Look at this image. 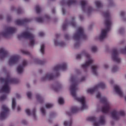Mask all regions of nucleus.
<instances>
[{
    "label": "nucleus",
    "mask_w": 126,
    "mask_h": 126,
    "mask_svg": "<svg viewBox=\"0 0 126 126\" xmlns=\"http://www.w3.org/2000/svg\"><path fill=\"white\" fill-rule=\"evenodd\" d=\"M71 81L72 84L70 86V91L71 95L74 98L75 100L80 102L82 104V107L81 109H79L76 106H73L71 108V112H67V115L70 116L72 114L77 113L78 111H83V110H86L87 109V105L85 103V97L82 96L81 97H78L76 96V90H77V83L79 82L78 79L76 77H71Z\"/></svg>",
    "instance_id": "f257e3e1"
},
{
    "label": "nucleus",
    "mask_w": 126,
    "mask_h": 126,
    "mask_svg": "<svg viewBox=\"0 0 126 126\" xmlns=\"http://www.w3.org/2000/svg\"><path fill=\"white\" fill-rule=\"evenodd\" d=\"M0 82L4 83V85L0 90V92H4V93H9L10 90L9 89V83H14L16 84L19 82V80L16 78H11L10 75H7V77L5 78H0Z\"/></svg>",
    "instance_id": "f03ea898"
},
{
    "label": "nucleus",
    "mask_w": 126,
    "mask_h": 126,
    "mask_svg": "<svg viewBox=\"0 0 126 126\" xmlns=\"http://www.w3.org/2000/svg\"><path fill=\"white\" fill-rule=\"evenodd\" d=\"M96 97L97 99H100V102L104 104V106L101 108L102 112L104 114H108L111 110V106L110 105V102L107 100V98L105 97H101L100 93L97 94Z\"/></svg>",
    "instance_id": "7ed1b4c3"
},
{
    "label": "nucleus",
    "mask_w": 126,
    "mask_h": 126,
    "mask_svg": "<svg viewBox=\"0 0 126 126\" xmlns=\"http://www.w3.org/2000/svg\"><path fill=\"white\" fill-rule=\"evenodd\" d=\"M17 38L19 40H21V39H28L30 40V45L31 46H34L35 44V36L31 33V32H22L21 34L18 35Z\"/></svg>",
    "instance_id": "20e7f679"
},
{
    "label": "nucleus",
    "mask_w": 126,
    "mask_h": 126,
    "mask_svg": "<svg viewBox=\"0 0 126 126\" xmlns=\"http://www.w3.org/2000/svg\"><path fill=\"white\" fill-rule=\"evenodd\" d=\"M85 56L87 59H88V61L86 62L85 64H82V67L83 68V69H86L90 65V64H92L93 63V60L91 59V57H90V55L86 52H83L81 54H78L76 56V59L77 60H78L79 59H81L82 56Z\"/></svg>",
    "instance_id": "39448f33"
},
{
    "label": "nucleus",
    "mask_w": 126,
    "mask_h": 126,
    "mask_svg": "<svg viewBox=\"0 0 126 126\" xmlns=\"http://www.w3.org/2000/svg\"><path fill=\"white\" fill-rule=\"evenodd\" d=\"M73 39L75 41H76L74 47L75 48H77V47H79L80 45L79 41L81 40H87V35L85 34L84 32H77L74 34Z\"/></svg>",
    "instance_id": "423d86ee"
},
{
    "label": "nucleus",
    "mask_w": 126,
    "mask_h": 126,
    "mask_svg": "<svg viewBox=\"0 0 126 126\" xmlns=\"http://www.w3.org/2000/svg\"><path fill=\"white\" fill-rule=\"evenodd\" d=\"M103 16L106 18L105 24L106 27L105 29L102 30L101 32H109L111 30V25H112V21L110 18V13L109 11H107L103 13Z\"/></svg>",
    "instance_id": "0eeeda50"
},
{
    "label": "nucleus",
    "mask_w": 126,
    "mask_h": 126,
    "mask_svg": "<svg viewBox=\"0 0 126 126\" xmlns=\"http://www.w3.org/2000/svg\"><path fill=\"white\" fill-rule=\"evenodd\" d=\"M87 121L89 122H93L94 123V126H104L105 125V116H101L99 117V123L96 122L97 121V119L95 117H90L87 119Z\"/></svg>",
    "instance_id": "6e6552de"
},
{
    "label": "nucleus",
    "mask_w": 126,
    "mask_h": 126,
    "mask_svg": "<svg viewBox=\"0 0 126 126\" xmlns=\"http://www.w3.org/2000/svg\"><path fill=\"white\" fill-rule=\"evenodd\" d=\"M111 117L112 119H113V120H115V121H118V120L120 119V116L124 117V116L126 115V113H125V111L123 110L117 111V110H114L111 112Z\"/></svg>",
    "instance_id": "1a4fd4ad"
},
{
    "label": "nucleus",
    "mask_w": 126,
    "mask_h": 126,
    "mask_svg": "<svg viewBox=\"0 0 126 126\" xmlns=\"http://www.w3.org/2000/svg\"><path fill=\"white\" fill-rule=\"evenodd\" d=\"M1 109L2 111L0 114V120L2 121V120H5L7 118V116L9 113V109L5 105L2 106Z\"/></svg>",
    "instance_id": "9d476101"
},
{
    "label": "nucleus",
    "mask_w": 126,
    "mask_h": 126,
    "mask_svg": "<svg viewBox=\"0 0 126 126\" xmlns=\"http://www.w3.org/2000/svg\"><path fill=\"white\" fill-rule=\"evenodd\" d=\"M99 88H101V89H104L106 88V85L103 82H100L96 86H95L93 89H90L87 90V93H90V94H93L94 92L97 91Z\"/></svg>",
    "instance_id": "9b49d317"
},
{
    "label": "nucleus",
    "mask_w": 126,
    "mask_h": 126,
    "mask_svg": "<svg viewBox=\"0 0 126 126\" xmlns=\"http://www.w3.org/2000/svg\"><path fill=\"white\" fill-rule=\"evenodd\" d=\"M112 60L117 63H121V58L119 57V51L117 49H114L112 51Z\"/></svg>",
    "instance_id": "f8f14e48"
},
{
    "label": "nucleus",
    "mask_w": 126,
    "mask_h": 126,
    "mask_svg": "<svg viewBox=\"0 0 126 126\" xmlns=\"http://www.w3.org/2000/svg\"><path fill=\"white\" fill-rule=\"evenodd\" d=\"M75 18L74 17H72V20L70 22H67V21H65L66 23L63 24L62 26V28L63 30H65L67 28L68 25H70L72 27H76V23H75Z\"/></svg>",
    "instance_id": "ddd939ff"
},
{
    "label": "nucleus",
    "mask_w": 126,
    "mask_h": 126,
    "mask_svg": "<svg viewBox=\"0 0 126 126\" xmlns=\"http://www.w3.org/2000/svg\"><path fill=\"white\" fill-rule=\"evenodd\" d=\"M19 59L20 57L18 55H13L11 56L9 60V65L17 63H18V61H19Z\"/></svg>",
    "instance_id": "4468645a"
},
{
    "label": "nucleus",
    "mask_w": 126,
    "mask_h": 126,
    "mask_svg": "<svg viewBox=\"0 0 126 126\" xmlns=\"http://www.w3.org/2000/svg\"><path fill=\"white\" fill-rule=\"evenodd\" d=\"M67 68V66L66 63H63L61 64H59L55 66L54 68V70L55 71H58V70H60L61 69L62 70H66Z\"/></svg>",
    "instance_id": "2eb2a0df"
},
{
    "label": "nucleus",
    "mask_w": 126,
    "mask_h": 126,
    "mask_svg": "<svg viewBox=\"0 0 126 126\" xmlns=\"http://www.w3.org/2000/svg\"><path fill=\"white\" fill-rule=\"evenodd\" d=\"M27 65V61H26V60H24L23 61L22 64L20 65L17 68V71L18 73H19V74L22 73V72H23V69H24V67Z\"/></svg>",
    "instance_id": "dca6fc26"
},
{
    "label": "nucleus",
    "mask_w": 126,
    "mask_h": 126,
    "mask_svg": "<svg viewBox=\"0 0 126 126\" xmlns=\"http://www.w3.org/2000/svg\"><path fill=\"white\" fill-rule=\"evenodd\" d=\"M31 19H24L23 20H16L15 21V23L17 25H24L28 22H31Z\"/></svg>",
    "instance_id": "f3484780"
},
{
    "label": "nucleus",
    "mask_w": 126,
    "mask_h": 126,
    "mask_svg": "<svg viewBox=\"0 0 126 126\" xmlns=\"http://www.w3.org/2000/svg\"><path fill=\"white\" fill-rule=\"evenodd\" d=\"M7 56H8V52L3 48H0V60L4 59Z\"/></svg>",
    "instance_id": "a211bd4d"
},
{
    "label": "nucleus",
    "mask_w": 126,
    "mask_h": 126,
    "mask_svg": "<svg viewBox=\"0 0 126 126\" xmlns=\"http://www.w3.org/2000/svg\"><path fill=\"white\" fill-rule=\"evenodd\" d=\"M55 78V76L52 73H48L42 78V80H53Z\"/></svg>",
    "instance_id": "6ab92c4d"
},
{
    "label": "nucleus",
    "mask_w": 126,
    "mask_h": 126,
    "mask_svg": "<svg viewBox=\"0 0 126 126\" xmlns=\"http://www.w3.org/2000/svg\"><path fill=\"white\" fill-rule=\"evenodd\" d=\"M25 112L28 116H30L32 114V117H33V119H36V109L34 108L32 110V113L30 112V109H26Z\"/></svg>",
    "instance_id": "aec40b11"
},
{
    "label": "nucleus",
    "mask_w": 126,
    "mask_h": 126,
    "mask_svg": "<svg viewBox=\"0 0 126 126\" xmlns=\"http://www.w3.org/2000/svg\"><path fill=\"white\" fill-rule=\"evenodd\" d=\"M114 90L117 94H118L120 97H123V92H122V90H121V88L119 86L115 85L114 86Z\"/></svg>",
    "instance_id": "412c9836"
},
{
    "label": "nucleus",
    "mask_w": 126,
    "mask_h": 126,
    "mask_svg": "<svg viewBox=\"0 0 126 126\" xmlns=\"http://www.w3.org/2000/svg\"><path fill=\"white\" fill-rule=\"evenodd\" d=\"M3 32H16V29L14 27H5Z\"/></svg>",
    "instance_id": "4be33fe9"
},
{
    "label": "nucleus",
    "mask_w": 126,
    "mask_h": 126,
    "mask_svg": "<svg viewBox=\"0 0 126 126\" xmlns=\"http://www.w3.org/2000/svg\"><path fill=\"white\" fill-rule=\"evenodd\" d=\"M107 32H102L96 39L99 41H103L107 37Z\"/></svg>",
    "instance_id": "5701e85b"
},
{
    "label": "nucleus",
    "mask_w": 126,
    "mask_h": 126,
    "mask_svg": "<svg viewBox=\"0 0 126 126\" xmlns=\"http://www.w3.org/2000/svg\"><path fill=\"white\" fill-rule=\"evenodd\" d=\"M80 3L83 11H85V7L87 6L88 2L86 0H82L80 1Z\"/></svg>",
    "instance_id": "b1692460"
},
{
    "label": "nucleus",
    "mask_w": 126,
    "mask_h": 126,
    "mask_svg": "<svg viewBox=\"0 0 126 126\" xmlns=\"http://www.w3.org/2000/svg\"><path fill=\"white\" fill-rule=\"evenodd\" d=\"M14 33V32H1V34L4 38H9L11 35H12Z\"/></svg>",
    "instance_id": "393cba45"
},
{
    "label": "nucleus",
    "mask_w": 126,
    "mask_h": 126,
    "mask_svg": "<svg viewBox=\"0 0 126 126\" xmlns=\"http://www.w3.org/2000/svg\"><path fill=\"white\" fill-rule=\"evenodd\" d=\"M54 44L55 46H60V47H64L65 44L64 42L62 41V42H59L57 39H55L54 40Z\"/></svg>",
    "instance_id": "a878e982"
},
{
    "label": "nucleus",
    "mask_w": 126,
    "mask_h": 126,
    "mask_svg": "<svg viewBox=\"0 0 126 126\" xmlns=\"http://www.w3.org/2000/svg\"><path fill=\"white\" fill-rule=\"evenodd\" d=\"M97 68H98V66L97 65H93L92 66V70L93 73H94V75H98V73H97Z\"/></svg>",
    "instance_id": "bb28decb"
},
{
    "label": "nucleus",
    "mask_w": 126,
    "mask_h": 126,
    "mask_svg": "<svg viewBox=\"0 0 126 126\" xmlns=\"http://www.w3.org/2000/svg\"><path fill=\"white\" fill-rule=\"evenodd\" d=\"M77 3V1L76 0H68L67 1V5L69 6V5H72V4H76Z\"/></svg>",
    "instance_id": "cd10ccee"
},
{
    "label": "nucleus",
    "mask_w": 126,
    "mask_h": 126,
    "mask_svg": "<svg viewBox=\"0 0 126 126\" xmlns=\"http://www.w3.org/2000/svg\"><path fill=\"white\" fill-rule=\"evenodd\" d=\"M36 99L39 103H43L44 102V99L39 94H36Z\"/></svg>",
    "instance_id": "c85d7f7f"
},
{
    "label": "nucleus",
    "mask_w": 126,
    "mask_h": 126,
    "mask_svg": "<svg viewBox=\"0 0 126 126\" xmlns=\"http://www.w3.org/2000/svg\"><path fill=\"white\" fill-rule=\"evenodd\" d=\"M95 4L97 8H100L103 6V4L101 1L97 0L95 1Z\"/></svg>",
    "instance_id": "c756f323"
},
{
    "label": "nucleus",
    "mask_w": 126,
    "mask_h": 126,
    "mask_svg": "<svg viewBox=\"0 0 126 126\" xmlns=\"http://www.w3.org/2000/svg\"><path fill=\"white\" fill-rule=\"evenodd\" d=\"M35 11L37 14H38L39 13H40V12H41V11H42V9L41 8V7L39 6V5H37L35 6Z\"/></svg>",
    "instance_id": "7c9ffc66"
},
{
    "label": "nucleus",
    "mask_w": 126,
    "mask_h": 126,
    "mask_svg": "<svg viewBox=\"0 0 126 126\" xmlns=\"http://www.w3.org/2000/svg\"><path fill=\"white\" fill-rule=\"evenodd\" d=\"M72 125V120H70L69 122L64 121V126H71Z\"/></svg>",
    "instance_id": "2f4dec72"
},
{
    "label": "nucleus",
    "mask_w": 126,
    "mask_h": 126,
    "mask_svg": "<svg viewBox=\"0 0 126 126\" xmlns=\"http://www.w3.org/2000/svg\"><path fill=\"white\" fill-rule=\"evenodd\" d=\"M16 106V102H15V99L14 98H12V109L14 110L15 109V106Z\"/></svg>",
    "instance_id": "473e14b6"
},
{
    "label": "nucleus",
    "mask_w": 126,
    "mask_h": 126,
    "mask_svg": "<svg viewBox=\"0 0 126 126\" xmlns=\"http://www.w3.org/2000/svg\"><path fill=\"white\" fill-rule=\"evenodd\" d=\"M58 103L60 105H63L64 103V100L63 97H59L58 99Z\"/></svg>",
    "instance_id": "72a5a7b5"
},
{
    "label": "nucleus",
    "mask_w": 126,
    "mask_h": 126,
    "mask_svg": "<svg viewBox=\"0 0 126 126\" xmlns=\"http://www.w3.org/2000/svg\"><path fill=\"white\" fill-rule=\"evenodd\" d=\"M40 52L42 54H44V53H45V45L44 44H42L41 45Z\"/></svg>",
    "instance_id": "f704fd0d"
},
{
    "label": "nucleus",
    "mask_w": 126,
    "mask_h": 126,
    "mask_svg": "<svg viewBox=\"0 0 126 126\" xmlns=\"http://www.w3.org/2000/svg\"><path fill=\"white\" fill-rule=\"evenodd\" d=\"M35 62L38 64H44L45 63V61L39 60V59H36Z\"/></svg>",
    "instance_id": "c9c22d12"
},
{
    "label": "nucleus",
    "mask_w": 126,
    "mask_h": 126,
    "mask_svg": "<svg viewBox=\"0 0 126 126\" xmlns=\"http://www.w3.org/2000/svg\"><path fill=\"white\" fill-rule=\"evenodd\" d=\"M119 70V67L117 66H114L112 68V72H116Z\"/></svg>",
    "instance_id": "e433bc0d"
},
{
    "label": "nucleus",
    "mask_w": 126,
    "mask_h": 126,
    "mask_svg": "<svg viewBox=\"0 0 126 126\" xmlns=\"http://www.w3.org/2000/svg\"><path fill=\"white\" fill-rule=\"evenodd\" d=\"M36 20L37 22H39L40 23H42L44 21V19L41 17L37 18Z\"/></svg>",
    "instance_id": "4c0bfd02"
},
{
    "label": "nucleus",
    "mask_w": 126,
    "mask_h": 126,
    "mask_svg": "<svg viewBox=\"0 0 126 126\" xmlns=\"http://www.w3.org/2000/svg\"><path fill=\"white\" fill-rule=\"evenodd\" d=\"M54 105L52 103H47L45 105V107L47 109H50V108H52Z\"/></svg>",
    "instance_id": "58836bf2"
},
{
    "label": "nucleus",
    "mask_w": 126,
    "mask_h": 126,
    "mask_svg": "<svg viewBox=\"0 0 126 126\" xmlns=\"http://www.w3.org/2000/svg\"><path fill=\"white\" fill-rule=\"evenodd\" d=\"M6 99V95L5 94H3V95H1L0 96V101H4V100H5Z\"/></svg>",
    "instance_id": "ea45409f"
},
{
    "label": "nucleus",
    "mask_w": 126,
    "mask_h": 126,
    "mask_svg": "<svg viewBox=\"0 0 126 126\" xmlns=\"http://www.w3.org/2000/svg\"><path fill=\"white\" fill-rule=\"evenodd\" d=\"M92 52H93V53H95V52H97V47L93 46L92 47Z\"/></svg>",
    "instance_id": "a19ab883"
},
{
    "label": "nucleus",
    "mask_w": 126,
    "mask_h": 126,
    "mask_svg": "<svg viewBox=\"0 0 126 126\" xmlns=\"http://www.w3.org/2000/svg\"><path fill=\"white\" fill-rule=\"evenodd\" d=\"M22 53L23 54V55H30V53L27 51L22 50Z\"/></svg>",
    "instance_id": "79ce46f5"
},
{
    "label": "nucleus",
    "mask_w": 126,
    "mask_h": 126,
    "mask_svg": "<svg viewBox=\"0 0 126 126\" xmlns=\"http://www.w3.org/2000/svg\"><path fill=\"white\" fill-rule=\"evenodd\" d=\"M41 112L42 114V115H45L46 114V111L45 110V108H44V107H42L40 109Z\"/></svg>",
    "instance_id": "37998d69"
},
{
    "label": "nucleus",
    "mask_w": 126,
    "mask_h": 126,
    "mask_svg": "<svg viewBox=\"0 0 126 126\" xmlns=\"http://www.w3.org/2000/svg\"><path fill=\"white\" fill-rule=\"evenodd\" d=\"M61 88V85L58 86L57 87L54 88V91H55L56 92H58L59 90H60Z\"/></svg>",
    "instance_id": "c03bdc74"
},
{
    "label": "nucleus",
    "mask_w": 126,
    "mask_h": 126,
    "mask_svg": "<svg viewBox=\"0 0 126 126\" xmlns=\"http://www.w3.org/2000/svg\"><path fill=\"white\" fill-rule=\"evenodd\" d=\"M27 95L28 96V98H29V99H31L32 94H31V92H29L27 93Z\"/></svg>",
    "instance_id": "a18cd8bd"
},
{
    "label": "nucleus",
    "mask_w": 126,
    "mask_h": 126,
    "mask_svg": "<svg viewBox=\"0 0 126 126\" xmlns=\"http://www.w3.org/2000/svg\"><path fill=\"white\" fill-rule=\"evenodd\" d=\"M77 32H84V29L82 27H79Z\"/></svg>",
    "instance_id": "49530a36"
},
{
    "label": "nucleus",
    "mask_w": 126,
    "mask_h": 126,
    "mask_svg": "<svg viewBox=\"0 0 126 126\" xmlns=\"http://www.w3.org/2000/svg\"><path fill=\"white\" fill-rule=\"evenodd\" d=\"M17 12L18 14H20V13H22L23 12V10L21 8H19L17 10Z\"/></svg>",
    "instance_id": "de8ad7c7"
},
{
    "label": "nucleus",
    "mask_w": 126,
    "mask_h": 126,
    "mask_svg": "<svg viewBox=\"0 0 126 126\" xmlns=\"http://www.w3.org/2000/svg\"><path fill=\"white\" fill-rule=\"evenodd\" d=\"M92 11H93V8L91 6H88V12H92Z\"/></svg>",
    "instance_id": "09e8293b"
},
{
    "label": "nucleus",
    "mask_w": 126,
    "mask_h": 126,
    "mask_svg": "<svg viewBox=\"0 0 126 126\" xmlns=\"http://www.w3.org/2000/svg\"><path fill=\"white\" fill-rule=\"evenodd\" d=\"M7 21L8 22H9L11 21V17L10 16H9L7 17Z\"/></svg>",
    "instance_id": "8fccbe9b"
},
{
    "label": "nucleus",
    "mask_w": 126,
    "mask_h": 126,
    "mask_svg": "<svg viewBox=\"0 0 126 126\" xmlns=\"http://www.w3.org/2000/svg\"><path fill=\"white\" fill-rule=\"evenodd\" d=\"M64 38H65V39L67 40V39H69V35L68 34H65Z\"/></svg>",
    "instance_id": "3c124183"
},
{
    "label": "nucleus",
    "mask_w": 126,
    "mask_h": 126,
    "mask_svg": "<svg viewBox=\"0 0 126 126\" xmlns=\"http://www.w3.org/2000/svg\"><path fill=\"white\" fill-rule=\"evenodd\" d=\"M62 12L63 15L65 14V9L64 8H62Z\"/></svg>",
    "instance_id": "603ef678"
},
{
    "label": "nucleus",
    "mask_w": 126,
    "mask_h": 126,
    "mask_svg": "<svg viewBox=\"0 0 126 126\" xmlns=\"http://www.w3.org/2000/svg\"><path fill=\"white\" fill-rule=\"evenodd\" d=\"M123 53L125 54L126 53V47L122 50Z\"/></svg>",
    "instance_id": "864d4df0"
},
{
    "label": "nucleus",
    "mask_w": 126,
    "mask_h": 126,
    "mask_svg": "<svg viewBox=\"0 0 126 126\" xmlns=\"http://www.w3.org/2000/svg\"><path fill=\"white\" fill-rule=\"evenodd\" d=\"M121 16H124L125 15V12L124 11H121L120 13Z\"/></svg>",
    "instance_id": "5fc2aeb1"
},
{
    "label": "nucleus",
    "mask_w": 126,
    "mask_h": 126,
    "mask_svg": "<svg viewBox=\"0 0 126 126\" xmlns=\"http://www.w3.org/2000/svg\"><path fill=\"white\" fill-rule=\"evenodd\" d=\"M39 35L40 37H43V36H44V32H40Z\"/></svg>",
    "instance_id": "6e6d98bb"
},
{
    "label": "nucleus",
    "mask_w": 126,
    "mask_h": 126,
    "mask_svg": "<svg viewBox=\"0 0 126 126\" xmlns=\"http://www.w3.org/2000/svg\"><path fill=\"white\" fill-rule=\"evenodd\" d=\"M45 18H46V19H50V16L48 15H46L45 16Z\"/></svg>",
    "instance_id": "4d7b16f0"
},
{
    "label": "nucleus",
    "mask_w": 126,
    "mask_h": 126,
    "mask_svg": "<svg viewBox=\"0 0 126 126\" xmlns=\"http://www.w3.org/2000/svg\"><path fill=\"white\" fill-rule=\"evenodd\" d=\"M86 78L85 77H82V78L81 79V81H84V80H85Z\"/></svg>",
    "instance_id": "13d9d810"
},
{
    "label": "nucleus",
    "mask_w": 126,
    "mask_h": 126,
    "mask_svg": "<svg viewBox=\"0 0 126 126\" xmlns=\"http://www.w3.org/2000/svg\"><path fill=\"white\" fill-rule=\"evenodd\" d=\"M16 96L17 98H19L20 97V94H16Z\"/></svg>",
    "instance_id": "bf43d9fd"
},
{
    "label": "nucleus",
    "mask_w": 126,
    "mask_h": 126,
    "mask_svg": "<svg viewBox=\"0 0 126 126\" xmlns=\"http://www.w3.org/2000/svg\"><path fill=\"white\" fill-rule=\"evenodd\" d=\"M80 20H83V16L80 15L79 16Z\"/></svg>",
    "instance_id": "052dcab7"
},
{
    "label": "nucleus",
    "mask_w": 126,
    "mask_h": 126,
    "mask_svg": "<svg viewBox=\"0 0 126 126\" xmlns=\"http://www.w3.org/2000/svg\"><path fill=\"white\" fill-rule=\"evenodd\" d=\"M52 13H56V10L54 8L52 9Z\"/></svg>",
    "instance_id": "680f3d73"
},
{
    "label": "nucleus",
    "mask_w": 126,
    "mask_h": 126,
    "mask_svg": "<svg viewBox=\"0 0 126 126\" xmlns=\"http://www.w3.org/2000/svg\"><path fill=\"white\" fill-rule=\"evenodd\" d=\"M21 110V108H20V107L18 106L17 107V111L18 112H19V111H20Z\"/></svg>",
    "instance_id": "e2e57ef3"
},
{
    "label": "nucleus",
    "mask_w": 126,
    "mask_h": 126,
    "mask_svg": "<svg viewBox=\"0 0 126 126\" xmlns=\"http://www.w3.org/2000/svg\"><path fill=\"white\" fill-rule=\"evenodd\" d=\"M104 68H108V67H109V66H108L107 64H105L104 65Z\"/></svg>",
    "instance_id": "0e129e2a"
},
{
    "label": "nucleus",
    "mask_w": 126,
    "mask_h": 126,
    "mask_svg": "<svg viewBox=\"0 0 126 126\" xmlns=\"http://www.w3.org/2000/svg\"><path fill=\"white\" fill-rule=\"evenodd\" d=\"M22 123H23V124L24 125H26V124H27L26 121H25V120H23V121H22Z\"/></svg>",
    "instance_id": "69168bd1"
},
{
    "label": "nucleus",
    "mask_w": 126,
    "mask_h": 126,
    "mask_svg": "<svg viewBox=\"0 0 126 126\" xmlns=\"http://www.w3.org/2000/svg\"><path fill=\"white\" fill-rule=\"evenodd\" d=\"M60 37V34H56V39H58Z\"/></svg>",
    "instance_id": "338daca9"
},
{
    "label": "nucleus",
    "mask_w": 126,
    "mask_h": 126,
    "mask_svg": "<svg viewBox=\"0 0 126 126\" xmlns=\"http://www.w3.org/2000/svg\"><path fill=\"white\" fill-rule=\"evenodd\" d=\"M120 32H125V29L122 28L121 31H120Z\"/></svg>",
    "instance_id": "774afa93"
}]
</instances>
